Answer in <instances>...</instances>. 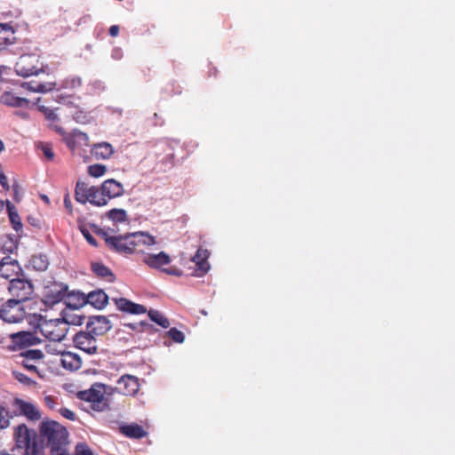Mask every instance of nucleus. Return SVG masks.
Instances as JSON below:
<instances>
[{"label":"nucleus","instance_id":"nucleus-28","mask_svg":"<svg viewBox=\"0 0 455 455\" xmlns=\"http://www.w3.org/2000/svg\"><path fill=\"white\" fill-rule=\"evenodd\" d=\"M209 251L206 249L199 248L192 258V260L197 265L198 268L203 272H207L210 265L207 261Z\"/></svg>","mask_w":455,"mask_h":455},{"label":"nucleus","instance_id":"nucleus-6","mask_svg":"<svg viewBox=\"0 0 455 455\" xmlns=\"http://www.w3.org/2000/svg\"><path fill=\"white\" fill-rule=\"evenodd\" d=\"M105 385L95 383L87 390L79 391L77 397L80 400L92 403V409L99 411H104L108 407L105 399Z\"/></svg>","mask_w":455,"mask_h":455},{"label":"nucleus","instance_id":"nucleus-38","mask_svg":"<svg viewBox=\"0 0 455 455\" xmlns=\"http://www.w3.org/2000/svg\"><path fill=\"white\" fill-rule=\"evenodd\" d=\"M106 215L114 222H124L127 220V213L124 209H112Z\"/></svg>","mask_w":455,"mask_h":455},{"label":"nucleus","instance_id":"nucleus-27","mask_svg":"<svg viewBox=\"0 0 455 455\" xmlns=\"http://www.w3.org/2000/svg\"><path fill=\"white\" fill-rule=\"evenodd\" d=\"M92 189V186L89 187L84 181H78L76 185L75 198L78 203L83 204H86L89 199V195Z\"/></svg>","mask_w":455,"mask_h":455},{"label":"nucleus","instance_id":"nucleus-19","mask_svg":"<svg viewBox=\"0 0 455 455\" xmlns=\"http://www.w3.org/2000/svg\"><path fill=\"white\" fill-rule=\"evenodd\" d=\"M114 302L119 310L125 313L140 315L147 311L143 305L136 304L125 298L114 299Z\"/></svg>","mask_w":455,"mask_h":455},{"label":"nucleus","instance_id":"nucleus-34","mask_svg":"<svg viewBox=\"0 0 455 455\" xmlns=\"http://www.w3.org/2000/svg\"><path fill=\"white\" fill-rule=\"evenodd\" d=\"M65 141L69 148L74 150L76 148V140H88V136L86 133L82 132L75 131L72 134L67 135L65 138Z\"/></svg>","mask_w":455,"mask_h":455},{"label":"nucleus","instance_id":"nucleus-3","mask_svg":"<svg viewBox=\"0 0 455 455\" xmlns=\"http://www.w3.org/2000/svg\"><path fill=\"white\" fill-rule=\"evenodd\" d=\"M40 435L47 442L51 451H60L68 443L67 429L57 421H43L40 426Z\"/></svg>","mask_w":455,"mask_h":455},{"label":"nucleus","instance_id":"nucleus-1","mask_svg":"<svg viewBox=\"0 0 455 455\" xmlns=\"http://www.w3.org/2000/svg\"><path fill=\"white\" fill-rule=\"evenodd\" d=\"M15 448L24 450L23 455H44V447L38 443L37 434L26 424H20L13 428Z\"/></svg>","mask_w":455,"mask_h":455},{"label":"nucleus","instance_id":"nucleus-24","mask_svg":"<svg viewBox=\"0 0 455 455\" xmlns=\"http://www.w3.org/2000/svg\"><path fill=\"white\" fill-rule=\"evenodd\" d=\"M21 87L29 92L45 93L52 91L56 87V83H36L30 81L22 83Z\"/></svg>","mask_w":455,"mask_h":455},{"label":"nucleus","instance_id":"nucleus-33","mask_svg":"<svg viewBox=\"0 0 455 455\" xmlns=\"http://www.w3.org/2000/svg\"><path fill=\"white\" fill-rule=\"evenodd\" d=\"M29 263L37 271H44L49 265L48 259L44 254L33 255L29 259Z\"/></svg>","mask_w":455,"mask_h":455},{"label":"nucleus","instance_id":"nucleus-5","mask_svg":"<svg viewBox=\"0 0 455 455\" xmlns=\"http://www.w3.org/2000/svg\"><path fill=\"white\" fill-rule=\"evenodd\" d=\"M7 290L11 295L10 299L22 303L30 300L35 292L34 283L26 277L24 273L10 281Z\"/></svg>","mask_w":455,"mask_h":455},{"label":"nucleus","instance_id":"nucleus-26","mask_svg":"<svg viewBox=\"0 0 455 455\" xmlns=\"http://www.w3.org/2000/svg\"><path fill=\"white\" fill-rule=\"evenodd\" d=\"M91 269L98 277L104 278L108 282H114L115 280V275L111 269L101 262H92Z\"/></svg>","mask_w":455,"mask_h":455},{"label":"nucleus","instance_id":"nucleus-45","mask_svg":"<svg viewBox=\"0 0 455 455\" xmlns=\"http://www.w3.org/2000/svg\"><path fill=\"white\" fill-rule=\"evenodd\" d=\"M75 455H93V453L86 443H78L76 447Z\"/></svg>","mask_w":455,"mask_h":455},{"label":"nucleus","instance_id":"nucleus-36","mask_svg":"<svg viewBox=\"0 0 455 455\" xmlns=\"http://www.w3.org/2000/svg\"><path fill=\"white\" fill-rule=\"evenodd\" d=\"M82 79L76 76H70L62 81L61 87L64 89L76 90L82 86Z\"/></svg>","mask_w":455,"mask_h":455},{"label":"nucleus","instance_id":"nucleus-57","mask_svg":"<svg viewBox=\"0 0 455 455\" xmlns=\"http://www.w3.org/2000/svg\"><path fill=\"white\" fill-rule=\"evenodd\" d=\"M4 202L3 200H0V212L4 210Z\"/></svg>","mask_w":455,"mask_h":455},{"label":"nucleus","instance_id":"nucleus-11","mask_svg":"<svg viewBox=\"0 0 455 455\" xmlns=\"http://www.w3.org/2000/svg\"><path fill=\"white\" fill-rule=\"evenodd\" d=\"M73 342L76 348L89 355L98 353L99 345L97 337L87 330L85 331L77 332L73 338Z\"/></svg>","mask_w":455,"mask_h":455},{"label":"nucleus","instance_id":"nucleus-7","mask_svg":"<svg viewBox=\"0 0 455 455\" xmlns=\"http://www.w3.org/2000/svg\"><path fill=\"white\" fill-rule=\"evenodd\" d=\"M26 311L23 303L9 299L0 307V318L9 323H16L24 320Z\"/></svg>","mask_w":455,"mask_h":455},{"label":"nucleus","instance_id":"nucleus-18","mask_svg":"<svg viewBox=\"0 0 455 455\" xmlns=\"http://www.w3.org/2000/svg\"><path fill=\"white\" fill-rule=\"evenodd\" d=\"M85 301L95 308L101 309L108 304V296L102 290L92 291L87 295L86 299L84 295L81 296L80 304L83 305Z\"/></svg>","mask_w":455,"mask_h":455},{"label":"nucleus","instance_id":"nucleus-32","mask_svg":"<svg viewBox=\"0 0 455 455\" xmlns=\"http://www.w3.org/2000/svg\"><path fill=\"white\" fill-rule=\"evenodd\" d=\"M16 415L18 414L11 412L4 404L0 403V430L8 428L11 419Z\"/></svg>","mask_w":455,"mask_h":455},{"label":"nucleus","instance_id":"nucleus-41","mask_svg":"<svg viewBox=\"0 0 455 455\" xmlns=\"http://www.w3.org/2000/svg\"><path fill=\"white\" fill-rule=\"evenodd\" d=\"M107 167L104 164H92L88 167V173L92 177L99 178L105 174Z\"/></svg>","mask_w":455,"mask_h":455},{"label":"nucleus","instance_id":"nucleus-21","mask_svg":"<svg viewBox=\"0 0 455 455\" xmlns=\"http://www.w3.org/2000/svg\"><path fill=\"white\" fill-rule=\"evenodd\" d=\"M91 154L96 159H108L114 154L113 146L108 142L96 143L91 149Z\"/></svg>","mask_w":455,"mask_h":455},{"label":"nucleus","instance_id":"nucleus-54","mask_svg":"<svg viewBox=\"0 0 455 455\" xmlns=\"http://www.w3.org/2000/svg\"><path fill=\"white\" fill-rule=\"evenodd\" d=\"M51 453L52 455H69L68 452H67V450H66V447L65 448H60V451H51Z\"/></svg>","mask_w":455,"mask_h":455},{"label":"nucleus","instance_id":"nucleus-23","mask_svg":"<svg viewBox=\"0 0 455 455\" xmlns=\"http://www.w3.org/2000/svg\"><path fill=\"white\" fill-rule=\"evenodd\" d=\"M60 362L63 368L69 371L78 370L82 365L79 355L68 351H65V353L62 354Z\"/></svg>","mask_w":455,"mask_h":455},{"label":"nucleus","instance_id":"nucleus-49","mask_svg":"<svg viewBox=\"0 0 455 455\" xmlns=\"http://www.w3.org/2000/svg\"><path fill=\"white\" fill-rule=\"evenodd\" d=\"M125 326H128L129 328L132 330H139V328H141L144 330L145 327H148L149 324L144 322H140V323H126Z\"/></svg>","mask_w":455,"mask_h":455},{"label":"nucleus","instance_id":"nucleus-40","mask_svg":"<svg viewBox=\"0 0 455 455\" xmlns=\"http://www.w3.org/2000/svg\"><path fill=\"white\" fill-rule=\"evenodd\" d=\"M37 148L40 149L46 159L48 160H53L54 158V153L52 145L48 142H39L37 144Z\"/></svg>","mask_w":455,"mask_h":455},{"label":"nucleus","instance_id":"nucleus-59","mask_svg":"<svg viewBox=\"0 0 455 455\" xmlns=\"http://www.w3.org/2000/svg\"><path fill=\"white\" fill-rule=\"evenodd\" d=\"M43 199H44V201H45L47 203L49 202V199L46 196H43Z\"/></svg>","mask_w":455,"mask_h":455},{"label":"nucleus","instance_id":"nucleus-35","mask_svg":"<svg viewBox=\"0 0 455 455\" xmlns=\"http://www.w3.org/2000/svg\"><path fill=\"white\" fill-rule=\"evenodd\" d=\"M148 316L153 322L156 323L163 328H168L170 326L168 318L157 310H149Z\"/></svg>","mask_w":455,"mask_h":455},{"label":"nucleus","instance_id":"nucleus-52","mask_svg":"<svg viewBox=\"0 0 455 455\" xmlns=\"http://www.w3.org/2000/svg\"><path fill=\"white\" fill-rule=\"evenodd\" d=\"M119 33V27L117 25H113L109 28V35L113 37L117 36Z\"/></svg>","mask_w":455,"mask_h":455},{"label":"nucleus","instance_id":"nucleus-20","mask_svg":"<svg viewBox=\"0 0 455 455\" xmlns=\"http://www.w3.org/2000/svg\"><path fill=\"white\" fill-rule=\"evenodd\" d=\"M0 103L9 107L24 108L29 105V100L15 95L12 92H4L0 97Z\"/></svg>","mask_w":455,"mask_h":455},{"label":"nucleus","instance_id":"nucleus-43","mask_svg":"<svg viewBox=\"0 0 455 455\" xmlns=\"http://www.w3.org/2000/svg\"><path fill=\"white\" fill-rule=\"evenodd\" d=\"M12 375L13 377L15 378V379H17L18 381H20V383L22 384H25V385H28V386H30L32 384H34L35 382L29 378L28 377L26 374L22 373V372H20L18 371H12Z\"/></svg>","mask_w":455,"mask_h":455},{"label":"nucleus","instance_id":"nucleus-25","mask_svg":"<svg viewBox=\"0 0 455 455\" xmlns=\"http://www.w3.org/2000/svg\"><path fill=\"white\" fill-rule=\"evenodd\" d=\"M14 30L9 24L0 23V49L14 43Z\"/></svg>","mask_w":455,"mask_h":455},{"label":"nucleus","instance_id":"nucleus-47","mask_svg":"<svg viewBox=\"0 0 455 455\" xmlns=\"http://www.w3.org/2000/svg\"><path fill=\"white\" fill-rule=\"evenodd\" d=\"M20 364L28 371H29L31 372L38 373L37 367L33 361H29L28 359L21 358Z\"/></svg>","mask_w":455,"mask_h":455},{"label":"nucleus","instance_id":"nucleus-53","mask_svg":"<svg viewBox=\"0 0 455 455\" xmlns=\"http://www.w3.org/2000/svg\"><path fill=\"white\" fill-rule=\"evenodd\" d=\"M69 98H70V96H67L64 94H58L56 96V100L58 102H70Z\"/></svg>","mask_w":455,"mask_h":455},{"label":"nucleus","instance_id":"nucleus-48","mask_svg":"<svg viewBox=\"0 0 455 455\" xmlns=\"http://www.w3.org/2000/svg\"><path fill=\"white\" fill-rule=\"evenodd\" d=\"M59 412L66 419H69V420H76V413L68 409V408H61L59 410Z\"/></svg>","mask_w":455,"mask_h":455},{"label":"nucleus","instance_id":"nucleus-42","mask_svg":"<svg viewBox=\"0 0 455 455\" xmlns=\"http://www.w3.org/2000/svg\"><path fill=\"white\" fill-rule=\"evenodd\" d=\"M167 335L176 343H182L185 339L183 332L177 328H171L167 331Z\"/></svg>","mask_w":455,"mask_h":455},{"label":"nucleus","instance_id":"nucleus-46","mask_svg":"<svg viewBox=\"0 0 455 455\" xmlns=\"http://www.w3.org/2000/svg\"><path fill=\"white\" fill-rule=\"evenodd\" d=\"M81 233L83 234L84 237L86 239V241L92 246L97 247L98 243L96 239L93 237V235L90 233V231L84 228H80Z\"/></svg>","mask_w":455,"mask_h":455},{"label":"nucleus","instance_id":"nucleus-55","mask_svg":"<svg viewBox=\"0 0 455 455\" xmlns=\"http://www.w3.org/2000/svg\"><path fill=\"white\" fill-rule=\"evenodd\" d=\"M9 244H10V245H9L8 247H7V246H5V245H4V246H3L2 250H3V251L6 250V251H10V252H12V251H13V250L17 249V245H16L15 243H13L12 242H10V243H9Z\"/></svg>","mask_w":455,"mask_h":455},{"label":"nucleus","instance_id":"nucleus-31","mask_svg":"<svg viewBox=\"0 0 455 455\" xmlns=\"http://www.w3.org/2000/svg\"><path fill=\"white\" fill-rule=\"evenodd\" d=\"M7 210H8V215L10 221L12 223V226L13 229L16 232H20L22 230V223L20 220V218L18 214V212L13 204H12L10 202H7Z\"/></svg>","mask_w":455,"mask_h":455},{"label":"nucleus","instance_id":"nucleus-4","mask_svg":"<svg viewBox=\"0 0 455 455\" xmlns=\"http://www.w3.org/2000/svg\"><path fill=\"white\" fill-rule=\"evenodd\" d=\"M70 323L81 324L82 317H79L77 322L75 320L69 322L65 318L46 321L41 325V332L50 341H61L67 336Z\"/></svg>","mask_w":455,"mask_h":455},{"label":"nucleus","instance_id":"nucleus-56","mask_svg":"<svg viewBox=\"0 0 455 455\" xmlns=\"http://www.w3.org/2000/svg\"><path fill=\"white\" fill-rule=\"evenodd\" d=\"M4 142L0 140V153H1L2 151H4Z\"/></svg>","mask_w":455,"mask_h":455},{"label":"nucleus","instance_id":"nucleus-58","mask_svg":"<svg viewBox=\"0 0 455 455\" xmlns=\"http://www.w3.org/2000/svg\"><path fill=\"white\" fill-rule=\"evenodd\" d=\"M0 455H12V454L8 453L6 451H1Z\"/></svg>","mask_w":455,"mask_h":455},{"label":"nucleus","instance_id":"nucleus-9","mask_svg":"<svg viewBox=\"0 0 455 455\" xmlns=\"http://www.w3.org/2000/svg\"><path fill=\"white\" fill-rule=\"evenodd\" d=\"M74 293H68V286L63 283H52L44 287V302L47 305L53 306L60 303L65 298L70 299Z\"/></svg>","mask_w":455,"mask_h":455},{"label":"nucleus","instance_id":"nucleus-16","mask_svg":"<svg viewBox=\"0 0 455 455\" xmlns=\"http://www.w3.org/2000/svg\"><path fill=\"white\" fill-rule=\"evenodd\" d=\"M13 345L19 348H26L36 345L41 339L31 331H19L10 335Z\"/></svg>","mask_w":455,"mask_h":455},{"label":"nucleus","instance_id":"nucleus-13","mask_svg":"<svg viewBox=\"0 0 455 455\" xmlns=\"http://www.w3.org/2000/svg\"><path fill=\"white\" fill-rule=\"evenodd\" d=\"M23 274L22 268L17 259L5 256L0 260V276L9 281Z\"/></svg>","mask_w":455,"mask_h":455},{"label":"nucleus","instance_id":"nucleus-50","mask_svg":"<svg viewBox=\"0 0 455 455\" xmlns=\"http://www.w3.org/2000/svg\"><path fill=\"white\" fill-rule=\"evenodd\" d=\"M44 403H45L46 406L49 407L50 409H52V410L55 409L56 402H55V398L53 396H51V395L45 396Z\"/></svg>","mask_w":455,"mask_h":455},{"label":"nucleus","instance_id":"nucleus-12","mask_svg":"<svg viewBox=\"0 0 455 455\" xmlns=\"http://www.w3.org/2000/svg\"><path fill=\"white\" fill-rule=\"evenodd\" d=\"M116 384L118 393L127 396H134L140 387L139 378L131 374L121 376Z\"/></svg>","mask_w":455,"mask_h":455},{"label":"nucleus","instance_id":"nucleus-8","mask_svg":"<svg viewBox=\"0 0 455 455\" xmlns=\"http://www.w3.org/2000/svg\"><path fill=\"white\" fill-rule=\"evenodd\" d=\"M14 69L18 76L23 77L37 75L43 70L39 58L34 54L21 55L15 63Z\"/></svg>","mask_w":455,"mask_h":455},{"label":"nucleus","instance_id":"nucleus-14","mask_svg":"<svg viewBox=\"0 0 455 455\" xmlns=\"http://www.w3.org/2000/svg\"><path fill=\"white\" fill-rule=\"evenodd\" d=\"M112 328V324L108 317L104 315L91 316L86 323V330L96 337L107 333Z\"/></svg>","mask_w":455,"mask_h":455},{"label":"nucleus","instance_id":"nucleus-51","mask_svg":"<svg viewBox=\"0 0 455 455\" xmlns=\"http://www.w3.org/2000/svg\"><path fill=\"white\" fill-rule=\"evenodd\" d=\"M64 205L67 208V210L68 211V212L71 213L72 212V203H71L68 194L65 195V196H64Z\"/></svg>","mask_w":455,"mask_h":455},{"label":"nucleus","instance_id":"nucleus-22","mask_svg":"<svg viewBox=\"0 0 455 455\" xmlns=\"http://www.w3.org/2000/svg\"><path fill=\"white\" fill-rule=\"evenodd\" d=\"M119 431L124 436L133 439H141L147 435V431L136 423L123 425L119 427Z\"/></svg>","mask_w":455,"mask_h":455},{"label":"nucleus","instance_id":"nucleus-37","mask_svg":"<svg viewBox=\"0 0 455 455\" xmlns=\"http://www.w3.org/2000/svg\"><path fill=\"white\" fill-rule=\"evenodd\" d=\"M20 357L36 363L44 358V353L40 349H28L20 353Z\"/></svg>","mask_w":455,"mask_h":455},{"label":"nucleus","instance_id":"nucleus-39","mask_svg":"<svg viewBox=\"0 0 455 455\" xmlns=\"http://www.w3.org/2000/svg\"><path fill=\"white\" fill-rule=\"evenodd\" d=\"M60 342V341H50V343L45 346L46 352L50 355H59L61 357L66 350Z\"/></svg>","mask_w":455,"mask_h":455},{"label":"nucleus","instance_id":"nucleus-30","mask_svg":"<svg viewBox=\"0 0 455 455\" xmlns=\"http://www.w3.org/2000/svg\"><path fill=\"white\" fill-rule=\"evenodd\" d=\"M87 202L95 206H104L107 205L108 199L104 197L101 188L92 186Z\"/></svg>","mask_w":455,"mask_h":455},{"label":"nucleus","instance_id":"nucleus-2","mask_svg":"<svg viewBox=\"0 0 455 455\" xmlns=\"http://www.w3.org/2000/svg\"><path fill=\"white\" fill-rule=\"evenodd\" d=\"M155 238L143 232L131 233L124 235H116L109 250L124 254L134 252L140 245H152Z\"/></svg>","mask_w":455,"mask_h":455},{"label":"nucleus","instance_id":"nucleus-15","mask_svg":"<svg viewBox=\"0 0 455 455\" xmlns=\"http://www.w3.org/2000/svg\"><path fill=\"white\" fill-rule=\"evenodd\" d=\"M12 404L19 410V414L26 417L28 420L37 421L41 419L40 411L32 403L20 398H15Z\"/></svg>","mask_w":455,"mask_h":455},{"label":"nucleus","instance_id":"nucleus-17","mask_svg":"<svg viewBox=\"0 0 455 455\" xmlns=\"http://www.w3.org/2000/svg\"><path fill=\"white\" fill-rule=\"evenodd\" d=\"M100 188L104 197L108 199V202L110 199L123 196L124 193L123 185L114 179L105 180Z\"/></svg>","mask_w":455,"mask_h":455},{"label":"nucleus","instance_id":"nucleus-44","mask_svg":"<svg viewBox=\"0 0 455 455\" xmlns=\"http://www.w3.org/2000/svg\"><path fill=\"white\" fill-rule=\"evenodd\" d=\"M96 233L105 241L106 245L109 248L116 235H110L108 231L101 228H98Z\"/></svg>","mask_w":455,"mask_h":455},{"label":"nucleus","instance_id":"nucleus-10","mask_svg":"<svg viewBox=\"0 0 455 455\" xmlns=\"http://www.w3.org/2000/svg\"><path fill=\"white\" fill-rule=\"evenodd\" d=\"M143 262L148 267L161 269L164 273L170 275L181 276L183 274L182 270L176 267L163 268L164 266L168 265L171 262L170 256L164 251H160L157 254H148L144 257Z\"/></svg>","mask_w":455,"mask_h":455},{"label":"nucleus","instance_id":"nucleus-29","mask_svg":"<svg viewBox=\"0 0 455 455\" xmlns=\"http://www.w3.org/2000/svg\"><path fill=\"white\" fill-rule=\"evenodd\" d=\"M38 109L40 112H42L44 114V116H45V118L48 121L54 123L55 121L58 120V116L56 115V113L53 109H51L45 106H38ZM51 127L59 134H60V135L65 134L64 129L61 126H60L58 124H52Z\"/></svg>","mask_w":455,"mask_h":455}]
</instances>
